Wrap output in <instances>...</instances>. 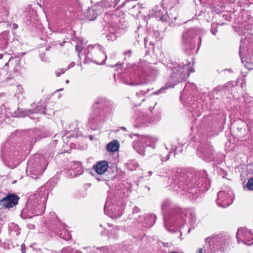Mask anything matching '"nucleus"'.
<instances>
[{
  "label": "nucleus",
  "instance_id": "1",
  "mask_svg": "<svg viewBox=\"0 0 253 253\" xmlns=\"http://www.w3.org/2000/svg\"><path fill=\"white\" fill-rule=\"evenodd\" d=\"M205 170L178 169L172 177L173 189L191 200L197 199L206 190Z\"/></svg>",
  "mask_w": 253,
  "mask_h": 253
},
{
  "label": "nucleus",
  "instance_id": "2",
  "mask_svg": "<svg viewBox=\"0 0 253 253\" xmlns=\"http://www.w3.org/2000/svg\"><path fill=\"white\" fill-rule=\"evenodd\" d=\"M162 210L164 212V224L166 228L171 232H175L188 221L194 223L196 217L194 211L190 209H182L169 200L162 203Z\"/></svg>",
  "mask_w": 253,
  "mask_h": 253
},
{
  "label": "nucleus",
  "instance_id": "3",
  "mask_svg": "<svg viewBox=\"0 0 253 253\" xmlns=\"http://www.w3.org/2000/svg\"><path fill=\"white\" fill-rule=\"evenodd\" d=\"M194 58L189 57L182 63L172 62L169 63L167 65L168 70H170L169 81L165 86L159 90L153 93L154 94H159L163 92L165 90L169 88H173L179 83L185 82L188 78L191 73L194 72L193 65L195 64Z\"/></svg>",
  "mask_w": 253,
  "mask_h": 253
},
{
  "label": "nucleus",
  "instance_id": "4",
  "mask_svg": "<svg viewBox=\"0 0 253 253\" xmlns=\"http://www.w3.org/2000/svg\"><path fill=\"white\" fill-rule=\"evenodd\" d=\"M48 194L49 190L46 186L40 187L34 194L30 197L21 212V217L26 219L42 214L45 210V204Z\"/></svg>",
  "mask_w": 253,
  "mask_h": 253
},
{
  "label": "nucleus",
  "instance_id": "5",
  "mask_svg": "<svg viewBox=\"0 0 253 253\" xmlns=\"http://www.w3.org/2000/svg\"><path fill=\"white\" fill-rule=\"evenodd\" d=\"M234 2L235 0H207L212 12H215L213 18L220 26L236 19L237 10L231 5Z\"/></svg>",
  "mask_w": 253,
  "mask_h": 253
},
{
  "label": "nucleus",
  "instance_id": "6",
  "mask_svg": "<svg viewBox=\"0 0 253 253\" xmlns=\"http://www.w3.org/2000/svg\"><path fill=\"white\" fill-rule=\"evenodd\" d=\"M201 30L196 28L185 30L181 37L180 46L186 54H196L201 44Z\"/></svg>",
  "mask_w": 253,
  "mask_h": 253
},
{
  "label": "nucleus",
  "instance_id": "7",
  "mask_svg": "<svg viewBox=\"0 0 253 253\" xmlns=\"http://www.w3.org/2000/svg\"><path fill=\"white\" fill-rule=\"evenodd\" d=\"M231 242V237L225 233L214 235L207 238V253H217L227 250Z\"/></svg>",
  "mask_w": 253,
  "mask_h": 253
},
{
  "label": "nucleus",
  "instance_id": "8",
  "mask_svg": "<svg viewBox=\"0 0 253 253\" xmlns=\"http://www.w3.org/2000/svg\"><path fill=\"white\" fill-rule=\"evenodd\" d=\"M239 54L245 66L249 70L253 69V34L248 33L241 39Z\"/></svg>",
  "mask_w": 253,
  "mask_h": 253
},
{
  "label": "nucleus",
  "instance_id": "9",
  "mask_svg": "<svg viewBox=\"0 0 253 253\" xmlns=\"http://www.w3.org/2000/svg\"><path fill=\"white\" fill-rule=\"evenodd\" d=\"M48 161L44 156L36 154L30 157L27 163L26 173L33 179H37L45 169Z\"/></svg>",
  "mask_w": 253,
  "mask_h": 253
},
{
  "label": "nucleus",
  "instance_id": "10",
  "mask_svg": "<svg viewBox=\"0 0 253 253\" xmlns=\"http://www.w3.org/2000/svg\"><path fill=\"white\" fill-rule=\"evenodd\" d=\"M243 99L245 103L243 108H245L244 119L246 120L240 119L236 123L237 130L245 133L247 127L249 129L253 126V97L247 96L244 97Z\"/></svg>",
  "mask_w": 253,
  "mask_h": 253
},
{
  "label": "nucleus",
  "instance_id": "11",
  "mask_svg": "<svg viewBox=\"0 0 253 253\" xmlns=\"http://www.w3.org/2000/svg\"><path fill=\"white\" fill-rule=\"evenodd\" d=\"M86 57L91 59V60L97 64L104 63L107 57L102 50L101 47L99 44L92 46L88 45L87 49L84 51Z\"/></svg>",
  "mask_w": 253,
  "mask_h": 253
},
{
  "label": "nucleus",
  "instance_id": "12",
  "mask_svg": "<svg viewBox=\"0 0 253 253\" xmlns=\"http://www.w3.org/2000/svg\"><path fill=\"white\" fill-rule=\"evenodd\" d=\"M106 116L103 111L92 110L88 120L87 126L92 130L99 129L104 122Z\"/></svg>",
  "mask_w": 253,
  "mask_h": 253
},
{
  "label": "nucleus",
  "instance_id": "13",
  "mask_svg": "<svg viewBox=\"0 0 253 253\" xmlns=\"http://www.w3.org/2000/svg\"><path fill=\"white\" fill-rule=\"evenodd\" d=\"M8 143H5L2 147L1 152V159L5 165L10 168H14L17 165L16 158L15 156L17 154V152L13 151L12 150H10L8 152Z\"/></svg>",
  "mask_w": 253,
  "mask_h": 253
},
{
  "label": "nucleus",
  "instance_id": "14",
  "mask_svg": "<svg viewBox=\"0 0 253 253\" xmlns=\"http://www.w3.org/2000/svg\"><path fill=\"white\" fill-rule=\"evenodd\" d=\"M116 107L115 103L103 97L97 98L92 105V111L98 110L103 111L105 115L113 112Z\"/></svg>",
  "mask_w": 253,
  "mask_h": 253
},
{
  "label": "nucleus",
  "instance_id": "15",
  "mask_svg": "<svg viewBox=\"0 0 253 253\" xmlns=\"http://www.w3.org/2000/svg\"><path fill=\"white\" fill-rule=\"evenodd\" d=\"M50 214L51 215L55 217L53 222L55 230L54 231L56 234L61 238L65 240L68 241L70 240L72 236L68 231L66 230V225L65 224L61 223L54 212H50Z\"/></svg>",
  "mask_w": 253,
  "mask_h": 253
},
{
  "label": "nucleus",
  "instance_id": "16",
  "mask_svg": "<svg viewBox=\"0 0 253 253\" xmlns=\"http://www.w3.org/2000/svg\"><path fill=\"white\" fill-rule=\"evenodd\" d=\"M233 192L230 190H221L217 193L216 204L223 208H227L233 202Z\"/></svg>",
  "mask_w": 253,
  "mask_h": 253
},
{
  "label": "nucleus",
  "instance_id": "17",
  "mask_svg": "<svg viewBox=\"0 0 253 253\" xmlns=\"http://www.w3.org/2000/svg\"><path fill=\"white\" fill-rule=\"evenodd\" d=\"M19 199L16 194L8 192L4 197L0 199V207L4 209H10L18 204Z\"/></svg>",
  "mask_w": 253,
  "mask_h": 253
},
{
  "label": "nucleus",
  "instance_id": "18",
  "mask_svg": "<svg viewBox=\"0 0 253 253\" xmlns=\"http://www.w3.org/2000/svg\"><path fill=\"white\" fill-rule=\"evenodd\" d=\"M124 25L122 24V22L120 20L118 19L111 22L108 29L109 33L106 35L107 40L109 41L115 40L118 37V31L120 29H124L126 27V25L124 26Z\"/></svg>",
  "mask_w": 253,
  "mask_h": 253
},
{
  "label": "nucleus",
  "instance_id": "19",
  "mask_svg": "<svg viewBox=\"0 0 253 253\" xmlns=\"http://www.w3.org/2000/svg\"><path fill=\"white\" fill-rule=\"evenodd\" d=\"M206 96L203 93V94L199 95L196 98H194L192 103H189V109H191V111H193L194 110L200 112L201 111H204L206 107Z\"/></svg>",
  "mask_w": 253,
  "mask_h": 253
},
{
  "label": "nucleus",
  "instance_id": "20",
  "mask_svg": "<svg viewBox=\"0 0 253 253\" xmlns=\"http://www.w3.org/2000/svg\"><path fill=\"white\" fill-rule=\"evenodd\" d=\"M236 238L238 243L241 242L248 245L253 244V242L251 244H247L248 242L251 241L253 239V234L246 228H239L236 233Z\"/></svg>",
  "mask_w": 253,
  "mask_h": 253
},
{
  "label": "nucleus",
  "instance_id": "21",
  "mask_svg": "<svg viewBox=\"0 0 253 253\" xmlns=\"http://www.w3.org/2000/svg\"><path fill=\"white\" fill-rule=\"evenodd\" d=\"M156 219V215L153 214L139 216L137 219V221L140 224L139 228L141 230H143L144 228L152 227L154 224Z\"/></svg>",
  "mask_w": 253,
  "mask_h": 253
},
{
  "label": "nucleus",
  "instance_id": "22",
  "mask_svg": "<svg viewBox=\"0 0 253 253\" xmlns=\"http://www.w3.org/2000/svg\"><path fill=\"white\" fill-rule=\"evenodd\" d=\"M103 12V9L97 3L91 8H88L84 14L85 18L89 21H92L96 19L97 15Z\"/></svg>",
  "mask_w": 253,
  "mask_h": 253
},
{
  "label": "nucleus",
  "instance_id": "23",
  "mask_svg": "<svg viewBox=\"0 0 253 253\" xmlns=\"http://www.w3.org/2000/svg\"><path fill=\"white\" fill-rule=\"evenodd\" d=\"M159 37V33L158 31L154 32L152 35H149L148 37L144 38V44L145 48H148L149 52L150 50H154L155 42L157 41Z\"/></svg>",
  "mask_w": 253,
  "mask_h": 253
},
{
  "label": "nucleus",
  "instance_id": "24",
  "mask_svg": "<svg viewBox=\"0 0 253 253\" xmlns=\"http://www.w3.org/2000/svg\"><path fill=\"white\" fill-rule=\"evenodd\" d=\"M167 13L166 9L163 6V4L161 6H156L152 10V14L156 18H158L162 21H167Z\"/></svg>",
  "mask_w": 253,
  "mask_h": 253
},
{
  "label": "nucleus",
  "instance_id": "25",
  "mask_svg": "<svg viewBox=\"0 0 253 253\" xmlns=\"http://www.w3.org/2000/svg\"><path fill=\"white\" fill-rule=\"evenodd\" d=\"M109 168L108 163L107 161H100L96 163L92 169L98 174H102L105 173Z\"/></svg>",
  "mask_w": 253,
  "mask_h": 253
},
{
  "label": "nucleus",
  "instance_id": "26",
  "mask_svg": "<svg viewBox=\"0 0 253 253\" xmlns=\"http://www.w3.org/2000/svg\"><path fill=\"white\" fill-rule=\"evenodd\" d=\"M197 146V151L196 154L198 157L202 159L203 160H205L206 158V149L205 145L206 142L204 140V139H203L202 140H199L196 143Z\"/></svg>",
  "mask_w": 253,
  "mask_h": 253
},
{
  "label": "nucleus",
  "instance_id": "27",
  "mask_svg": "<svg viewBox=\"0 0 253 253\" xmlns=\"http://www.w3.org/2000/svg\"><path fill=\"white\" fill-rule=\"evenodd\" d=\"M71 167L72 169L68 170L70 176L74 177L83 173L84 170L80 162H74Z\"/></svg>",
  "mask_w": 253,
  "mask_h": 253
},
{
  "label": "nucleus",
  "instance_id": "28",
  "mask_svg": "<svg viewBox=\"0 0 253 253\" xmlns=\"http://www.w3.org/2000/svg\"><path fill=\"white\" fill-rule=\"evenodd\" d=\"M137 115L136 120L137 122L145 126H147L153 121L151 117L144 112L138 111Z\"/></svg>",
  "mask_w": 253,
  "mask_h": 253
},
{
  "label": "nucleus",
  "instance_id": "29",
  "mask_svg": "<svg viewBox=\"0 0 253 253\" xmlns=\"http://www.w3.org/2000/svg\"><path fill=\"white\" fill-rule=\"evenodd\" d=\"M119 1L120 0H102L98 4L104 11L105 9L115 8Z\"/></svg>",
  "mask_w": 253,
  "mask_h": 253
},
{
  "label": "nucleus",
  "instance_id": "30",
  "mask_svg": "<svg viewBox=\"0 0 253 253\" xmlns=\"http://www.w3.org/2000/svg\"><path fill=\"white\" fill-rule=\"evenodd\" d=\"M20 59L18 57H10L8 61L5 64L4 67L2 70L7 71V68L10 65L13 68L15 72L18 71V67L19 65Z\"/></svg>",
  "mask_w": 253,
  "mask_h": 253
},
{
  "label": "nucleus",
  "instance_id": "31",
  "mask_svg": "<svg viewBox=\"0 0 253 253\" xmlns=\"http://www.w3.org/2000/svg\"><path fill=\"white\" fill-rule=\"evenodd\" d=\"M133 147L141 155L144 156L145 155L146 145L144 142H142L141 138L133 142Z\"/></svg>",
  "mask_w": 253,
  "mask_h": 253
},
{
  "label": "nucleus",
  "instance_id": "32",
  "mask_svg": "<svg viewBox=\"0 0 253 253\" xmlns=\"http://www.w3.org/2000/svg\"><path fill=\"white\" fill-rule=\"evenodd\" d=\"M196 85L193 83H187L186 84L185 86L181 93V96L184 97L188 94L190 95L193 94L194 92L196 90Z\"/></svg>",
  "mask_w": 253,
  "mask_h": 253
},
{
  "label": "nucleus",
  "instance_id": "33",
  "mask_svg": "<svg viewBox=\"0 0 253 253\" xmlns=\"http://www.w3.org/2000/svg\"><path fill=\"white\" fill-rule=\"evenodd\" d=\"M167 16L168 21L170 20L172 21L173 20H175L178 16V10L176 7L171 6L169 10V11H167L166 15Z\"/></svg>",
  "mask_w": 253,
  "mask_h": 253
},
{
  "label": "nucleus",
  "instance_id": "34",
  "mask_svg": "<svg viewBox=\"0 0 253 253\" xmlns=\"http://www.w3.org/2000/svg\"><path fill=\"white\" fill-rule=\"evenodd\" d=\"M30 134L35 139L34 143L40 140L42 138L45 137V135L43 133L42 130L39 128H35L30 131Z\"/></svg>",
  "mask_w": 253,
  "mask_h": 253
},
{
  "label": "nucleus",
  "instance_id": "35",
  "mask_svg": "<svg viewBox=\"0 0 253 253\" xmlns=\"http://www.w3.org/2000/svg\"><path fill=\"white\" fill-rule=\"evenodd\" d=\"M72 37L70 39V40L73 42H76L77 44L75 46L76 50L78 52V56L79 57H80V53L84 49V46H83V40L80 39L78 37H76L72 35Z\"/></svg>",
  "mask_w": 253,
  "mask_h": 253
},
{
  "label": "nucleus",
  "instance_id": "36",
  "mask_svg": "<svg viewBox=\"0 0 253 253\" xmlns=\"http://www.w3.org/2000/svg\"><path fill=\"white\" fill-rule=\"evenodd\" d=\"M237 82L236 81H230L227 83L223 85H219L217 86L214 89V92L219 91L224 89L227 88L228 90H230L232 88H234L237 86Z\"/></svg>",
  "mask_w": 253,
  "mask_h": 253
},
{
  "label": "nucleus",
  "instance_id": "37",
  "mask_svg": "<svg viewBox=\"0 0 253 253\" xmlns=\"http://www.w3.org/2000/svg\"><path fill=\"white\" fill-rule=\"evenodd\" d=\"M142 142H144L146 146H149L155 148V144L157 141V139L155 137H146L142 136L141 137Z\"/></svg>",
  "mask_w": 253,
  "mask_h": 253
},
{
  "label": "nucleus",
  "instance_id": "38",
  "mask_svg": "<svg viewBox=\"0 0 253 253\" xmlns=\"http://www.w3.org/2000/svg\"><path fill=\"white\" fill-rule=\"evenodd\" d=\"M119 146V141L117 140H114L107 145L106 149L109 152H115L118 150Z\"/></svg>",
  "mask_w": 253,
  "mask_h": 253
},
{
  "label": "nucleus",
  "instance_id": "39",
  "mask_svg": "<svg viewBox=\"0 0 253 253\" xmlns=\"http://www.w3.org/2000/svg\"><path fill=\"white\" fill-rule=\"evenodd\" d=\"M88 253H108L109 249L107 247H95L89 248Z\"/></svg>",
  "mask_w": 253,
  "mask_h": 253
},
{
  "label": "nucleus",
  "instance_id": "40",
  "mask_svg": "<svg viewBox=\"0 0 253 253\" xmlns=\"http://www.w3.org/2000/svg\"><path fill=\"white\" fill-rule=\"evenodd\" d=\"M31 111V114L33 113H43L46 114L45 107L43 105H38L35 108L30 109Z\"/></svg>",
  "mask_w": 253,
  "mask_h": 253
},
{
  "label": "nucleus",
  "instance_id": "41",
  "mask_svg": "<svg viewBox=\"0 0 253 253\" xmlns=\"http://www.w3.org/2000/svg\"><path fill=\"white\" fill-rule=\"evenodd\" d=\"M208 151L209 153V161H212L214 160V157L213 156L214 155V150L213 149V147L209 143L207 142V152ZM208 158L207 157V159Z\"/></svg>",
  "mask_w": 253,
  "mask_h": 253
},
{
  "label": "nucleus",
  "instance_id": "42",
  "mask_svg": "<svg viewBox=\"0 0 253 253\" xmlns=\"http://www.w3.org/2000/svg\"><path fill=\"white\" fill-rule=\"evenodd\" d=\"M15 115L17 117H25V116L31 115V111L30 109L24 110L19 109L17 112H15Z\"/></svg>",
  "mask_w": 253,
  "mask_h": 253
},
{
  "label": "nucleus",
  "instance_id": "43",
  "mask_svg": "<svg viewBox=\"0 0 253 253\" xmlns=\"http://www.w3.org/2000/svg\"><path fill=\"white\" fill-rule=\"evenodd\" d=\"M126 166L129 170L133 171L138 167V164L134 161H130L127 163Z\"/></svg>",
  "mask_w": 253,
  "mask_h": 253
},
{
  "label": "nucleus",
  "instance_id": "44",
  "mask_svg": "<svg viewBox=\"0 0 253 253\" xmlns=\"http://www.w3.org/2000/svg\"><path fill=\"white\" fill-rule=\"evenodd\" d=\"M218 25H220V24H218V22L216 21L215 22L212 23L211 24L210 30L212 34L213 35H215L216 32H217V28Z\"/></svg>",
  "mask_w": 253,
  "mask_h": 253
},
{
  "label": "nucleus",
  "instance_id": "45",
  "mask_svg": "<svg viewBox=\"0 0 253 253\" xmlns=\"http://www.w3.org/2000/svg\"><path fill=\"white\" fill-rule=\"evenodd\" d=\"M3 247L4 248L10 249L13 248L14 247V245L11 241L9 240H6L3 243Z\"/></svg>",
  "mask_w": 253,
  "mask_h": 253
},
{
  "label": "nucleus",
  "instance_id": "46",
  "mask_svg": "<svg viewBox=\"0 0 253 253\" xmlns=\"http://www.w3.org/2000/svg\"><path fill=\"white\" fill-rule=\"evenodd\" d=\"M205 12L204 11L203 9H202L199 14H197V13L195 15V16H197L196 18L199 20H202L203 21H205Z\"/></svg>",
  "mask_w": 253,
  "mask_h": 253
},
{
  "label": "nucleus",
  "instance_id": "47",
  "mask_svg": "<svg viewBox=\"0 0 253 253\" xmlns=\"http://www.w3.org/2000/svg\"><path fill=\"white\" fill-rule=\"evenodd\" d=\"M247 188L250 191H253V176L250 178L246 185Z\"/></svg>",
  "mask_w": 253,
  "mask_h": 253
},
{
  "label": "nucleus",
  "instance_id": "48",
  "mask_svg": "<svg viewBox=\"0 0 253 253\" xmlns=\"http://www.w3.org/2000/svg\"><path fill=\"white\" fill-rule=\"evenodd\" d=\"M171 152H168V154L166 155L161 154L160 159L162 162H166L168 161L169 159V154Z\"/></svg>",
  "mask_w": 253,
  "mask_h": 253
},
{
  "label": "nucleus",
  "instance_id": "49",
  "mask_svg": "<svg viewBox=\"0 0 253 253\" xmlns=\"http://www.w3.org/2000/svg\"><path fill=\"white\" fill-rule=\"evenodd\" d=\"M124 65H125V63H124V62L122 64H119V63H117L114 65H110V67H119V68L122 67L123 68L126 69V68H128L129 67L130 65L129 64L127 65L126 64V66L125 67H124Z\"/></svg>",
  "mask_w": 253,
  "mask_h": 253
},
{
  "label": "nucleus",
  "instance_id": "50",
  "mask_svg": "<svg viewBox=\"0 0 253 253\" xmlns=\"http://www.w3.org/2000/svg\"><path fill=\"white\" fill-rule=\"evenodd\" d=\"M72 252L73 249L70 246L64 248L61 251L62 253H72Z\"/></svg>",
  "mask_w": 253,
  "mask_h": 253
},
{
  "label": "nucleus",
  "instance_id": "51",
  "mask_svg": "<svg viewBox=\"0 0 253 253\" xmlns=\"http://www.w3.org/2000/svg\"><path fill=\"white\" fill-rule=\"evenodd\" d=\"M124 84H126L131 85H139V84H142V83L141 82H133L132 81H131L130 83H129L128 81H126V80L124 81Z\"/></svg>",
  "mask_w": 253,
  "mask_h": 253
},
{
  "label": "nucleus",
  "instance_id": "52",
  "mask_svg": "<svg viewBox=\"0 0 253 253\" xmlns=\"http://www.w3.org/2000/svg\"><path fill=\"white\" fill-rule=\"evenodd\" d=\"M67 69H64L63 68L61 69H58L55 72L56 75L57 77H59L62 74H64L66 71H67Z\"/></svg>",
  "mask_w": 253,
  "mask_h": 253
},
{
  "label": "nucleus",
  "instance_id": "53",
  "mask_svg": "<svg viewBox=\"0 0 253 253\" xmlns=\"http://www.w3.org/2000/svg\"><path fill=\"white\" fill-rule=\"evenodd\" d=\"M109 203H110V199L109 198H107V200H106V204H105V205L104 206V212L106 214H107V212H108V211L109 210Z\"/></svg>",
  "mask_w": 253,
  "mask_h": 253
},
{
  "label": "nucleus",
  "instance_id": "54",
  "mask_svg": "<svg viewBox=\"0 0 253 253\" xmlns=\"http://www.w3.org/2000/svg\"><path fill=\"white\" fill-rule=\"evenodd\" d=\"M195 2L196 5L199 4L204 6L206 3V0H195Z\"/></svg>",
  "mask_w": 253,
  "mask_h": 253
},
{
  "label": "nucleus",
  "instance_id": "55",
  "mask_svg": "<svg viewBox=\"0 0 253 253\" xmlns=\"http://www.w3.org/2000/svg\"><path fill=\"white\" fill-rule=\"evenodd\" d=\"M132 53V50L129 49V50H127L125 52H124V54L125 55L129 57H130Z\"/></svg>",
  "mask_w": 253,
  "mask_h": 253
},
{
  "label": "nucleus",
  "instance_id": "56",
  "mask_svg": "<svg viewBox=\"0 0 253 253\" xmlns=\"http://www.w3.org/2000/svg\"><path fill=\"white\" fill-rule=\"evenodd\" d=\"M140 211V209L137 207H135L133 209V210H132V213L134 214L135 213H138Z\"/></svg>",
  "mask_w": 253,
  "mask_h": 253
},
{
  "label": "nucleus",
  "instance_id": "57",
  "mask_svg": "<svg viewBox=\"0 0 253 253\" xmlns=\"http://www.w3.org/2000/svg\"><path fill=\"white\" fill-rule=\"evenodd\" d=\"M139 8H140V5L139 4H138L134 5L132 6L131 8L132 9H136L138 10V12H140V11L139 10Z\"/></svg>",
  "mask_w": 253,
  "mask_h": 253
},
{
  "label": "nucleus",
  "instance_id": "58",
  "mask_svg": "<svg viewBox=\"0 0 253 253\" xmlns=\"http://www.w3.org/2000/svg\"><path fill=\"white\" fill-rule=\"evenodd\" d=\"M21 252L22 253H26V248L24 244H23L21 245Z\"/></svg>",
  "mask_w": 253,
  "mask_h": 253
},
{
  "label": "nucleus",
  "instance_id": "59",
  "mask_svg": "<svg viewBox=\"0 0 253 253\" xmlns=\"http://www.w3.org/2000/svg\"><path fill=\"white\" fill-rule=\"evenodd\" d=\"M75 65V63L74 62H71L69 65H68V67L67 68H66V69H67V70L68 69H69L70 68H72Z\"/></svg>",
  "mask_w": 253,
  "mask_h": 253
},
{
  "label": "nucleus",
  "instance_id": "60",
  "mask_svg": "<svg viewBox=\"0 0 253 253\" xmlns=\"http://www.w3.org/2000/svg\"><path fill=\"white\" fill-rule=\"evenodd\" d=\"M144 92L143 91H140L139 92L136 93V96L138 97H140L141 95H143Z\"/></svg>",
  "mask_w": 253,
  "mask_h": 253
},
{
  "label": "nucleus",
  "instance_id": "61",
  "mask_svg": "<svg viewBox=\"0 0 253 253\" xmlns=\"http://www.w3.org/2000/svg\"><path fill=\"white\" fill-rule=\"evenodd\" d=\"M17 88L19 90V92L22 93L23 91V88L21 85H17Z\"/></svg>",
  "mask_w": 253,
  "mask_h": 253
},
{
  "label": "nucleus",
  "instance_id": "62",
  "mask_svg": "<svg viewBox=\"0 0 253 253\" xmlns=\"http://www.w3.org/2000/svg\"><path fill=\"white\" fill-rule=\"evenodd\" d=\"M196 253H203V249L202 248L198 249Z\"/></svg>",
  "mask_w": 253,
  "mask_h": 253
},
{
  "label": "nucleus",
  "instance_id": "63",
  "mask_svg": "<svg viewBox=\"0 0 253 253\" xmlns=\"http://www.w3.org/2000/svg\"><path fill=\"white\" fill-rule=\"evenodd\" d=\"M18 28V25L17 24H15V23H13L12 24V29L15 30L17 28Z\"/></svg>",
  "mask_w": 253,
  "mask_h": 253
},
{
  "label": "nucleus",
  "instance_id": "64",
  "mask_svg": "<svg viewBox=\"0 0 253 253\" xmlns=\"http://www.w3.org/2000/svg\"><path fill=\"white\" fill-rule=\"evenodd\" d=\"M10 115H11L10 113H6V112L4 113V116L7 118H9Z\"/></svg>",
  "mask_w": 253,
  "mask_h": 253
}]
</instances>
